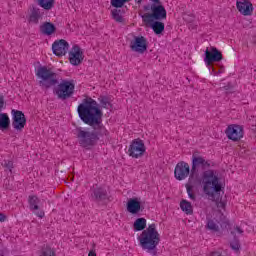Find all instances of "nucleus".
Returning a JSON list of instances; mask_svg holds the SVG:
<instances>
[{
  "instance_id": "1",
  "label": "nucleus",
  "mask_w": 256,
  "mask_h": 256,
  "mask_svg": "<svg viewBox=\"0 0 256 256\" xmlns=\"http://www.w3.org/2000/svg\"><path fill=\"white\" fill-rule=\"evenodd\" d=\"M77 111L81 121L94 130L89 132L81 127L76 128L78 143L84 149H91L99 141V135H107V129L103 126V111L93 98H85Z\"/></svg>"
},
{
  "instance_id": "2",
  "label": "nucleus",
  "mask_w": 256,
  "mask_h": 256,
  "mask_svg": "<svg viewBox=\"0 0 256 256\" xmlns=\"http://www.w3.org/2000/svg\"><path fill=\"white\" fill-rule=\"evenodd\" d=\"M36 75L41 79L39 85L42 89H51V87L58 85L57 88L54 89V93L57 94L58 99L65 101V99L73 97L75 93V83H73V80H62L59 84L57 73L53 72L51 68H47V66H40Z\"/></svg>"
},
{
  "instance_id": "3",
  "label": "nucleus",
  "mask_w": 256,
  "mask_h": 256,
  "mask_svg": "<svg viewBox=\"0 0 256 256\" xmlns=\"http://www.w3.org/2000/svg\"><path fill=\"white\" fill-rule=\"evenodd\" d=\"M140 247L150 253L152 256L157 255V245L161 242V235L157 231L155 224H150L140 236H138Z\"/></svg>"
},
{
  "instance_id": "4",
  "label": "nucleus",
  "mask_w": 256,
  "mask_h": 256,
  "mask_svg": "<svg viewBox=\"0 0 256 256\" xmlns=\"http://www.w3.org/2000/svg\"><path fill=\"white\" fill-rule=\"evenodd\" d=\"M174 177L177 181H185V179L189 177L185 187L187 189L188 197L193 199V170H191L189 163L185 161L178 162L174 168Z\"/></svg>"
},
{
  "instance_id": "5",
  "label": "nucleus",
  "mask_w": 256,
  "mask_h": 256,
  "mask_svg": "<svg viewBox=\"0 0 256 256\" xmlns=\"http://www.w3.org/2000/svg\"><path fill=\"white\" fill-rule=\"evenodd\" d=\"M221 183H219V178L210 172L208 177L204 179V193L208 196L210 201H215L216 203L221 201Z\"/></svg>"
},
{
  "instance_id": "6",
  "label": "nucleus",
  "mask_w": 256,
  "mask_h": 256,
  "mask_svg": "<svg viewBox=\"0 0 256 256\" xmlns=\"http://www.w3.org/2000/svg\"><path fill=\"white\" fill-rule=\"evenodd\" d=\"M143 9L144 11H151V13L141 15L143 23H152L153 21L167 19V10L161 2L145 5Z\"/></svg>"
},
{
  "instance_id": "7",
  "label": "nucleus",
  "mask_w": 256,
  "mask_h": 256,
  "mask_svg": "<svg viewBox=\"0 0 256 256\" xmlns=\"http://www.w3.org/2000/svg\"><path fill=\"white\" fill-rule=\"evenodd\" d=\"M145 151H147L145 142H143L141 138H137L131 142L128 149V155L129 157H133V159H139V157H143V155H145Z\"/></svg>"
},
{
  "instance_id": "8",
  "label": "nucleus",
  "mask_w": 256,
  "mask_h": 256,
  "mask_svg": "<svg viewBox=\"0 0 256 256\" xmlns=\"http://www.w3.org/2000/svg\"><path fill=\"white\" fill-rule=\"evenodd\" d=\"M223 60V54L216 47L207 48L205 51L204 63L207 67H213V63Z\"/></svg>"
},
{
  "instance_id": "9",
  "label": "nucleus",
  "mask_w": 256,
  "mask_h": 256,
  "mask_svg": "<svg viewBox=\"0 0 256 256\" xmlns=\"http://www.w3.org/2000/svg\"><path fill=\"white\" fill-rule=\"evenodd\" d=\"M11 114L13 128L16 131H23V129H25V125H27V118L25 117V113H23L21 110L13 109Z\"/></svg>"
},
{
  "instance_id": "10",
  "label": "nucleus",
  "mask_w": 256,
  "mask_h": 256,
  "mask_svg": "<svg viewBox=\"0 0 256 256\" xmlns=\"http://www.w3.org/2000/svg\"><path fill=\"white\" fill-rule=\"evenodd\" d=\"M225 134L231 141H241L243 139V127L237 124H231L225 130Z\"/></svg>"
},
{
  "instance_id": "11",
  "label": "nucleus",
  "mask_w": 256,
  "mask_h": 256,
  "mask_svg": "<svg viewBox=\"0 0 256 256\" xmlns=\"http://www.w3.org/2000/svg\"><path fill=\"white\" fill-rule=\"evenodd\" d=\"M147 47V38L144 36H135L134 40L130 43V49L135 53L143 54L145 51H147Z\"/></svg>"
},
{
  "instance_id": "12",
  "label": "nucleus",
  "mask_w": 256,
  "mask_h": 256,
  "mask_svg": "<svg viewBox=\"0 0 256 256\" xmlns=\"http://www.w3.org/2000/svg\"><path fill=\"white\" fill-rule=\"evenodd\" d=\"M83 59H85V55H83V50L79 45H74L72 50L69 52V62L71 65L77 67L83 63Z\"/></svg>"
},
{
  "instance_id": "13",
  "label": "nucleus",
  "mask_w": 256,
  "mask_h": 256,
  "mask_svg": "<svg viewBox=\"0 0 256 256\" xmlns=\"http://www.w3.org/2000/svg\"><path fill=\"white\" fill-rule=\"evenodd\" d=\"M5 107V98L0 95V131H9L11 119L7 113H1Z\"/></svg>"
},
{
  "instance_id": "14",
  "label": "nucleus",
  "mask_w": 256,
  "mask_h": 256,
  "mask_svg": "<svg viewBox=\"0 0 256 256\" xmlns=\"http://www.w3.org/2000/svg\"><path fill=\"white\" fill-rule=\"evenodd\" d=\"M52 51L57 57H63V55H67V51H69V43L64 39L56 40L52 44Z\"/></svg>"
},
{
  "instance_id": "15",
  "label": "nucleus",
  "mask_w": 256,
  "mask_h": 256,
  "mask_svg": "<svg viewBox=\"0 0 256 256\" xmlns=\"http://www.w3.org/2000/svg\"><path fill=\"white\" fill-rule=\"evenodd\" d=\"M126 209L131 215H139L145 207L141 205L139 198H130L126 204Z\"/></svg>"
},
{
  "instance_id": "16",
  "label": "nucleus",
  "mask_w": 256,
  "mask_h": 256,
  "mask_svg": "<svg viewBox=\"0 0 256 256\" xmlns=\"http://www.w3.org/2000/svg\"><path fill=\"white\" fill-rule=\"evenodd\" d=\"M236 7L241 15H253V4L249 0H237Z\"/></svg>"
},
{
  "instance_id": "17",
  "label": "nucleus",
  "mask_w": 256,
  "mask_h": 256,
  "mask_svg": "<svg viewBox=\"0 0 256 256\" xmlns=\"http://www.w3.org/2000/svg\"><path fill=\"white\" fill-rule=\"evenodd\" d=\"M28 203L30 205V209L32 211H35V215L39 217L40 219H43L45 217V212L43 210H39V203H41V200L39 197L32 195L28 197Z\"/></svg>"
},
{
  "instance_id": "18",
  "label": "nucleus",
  "mask_w": 256,
  "mask_h": 256,
  "mask_svg": "<svg viewBox=\"0 0 256 256\" xmlns=\"http://www.w3.org/2000/svg\"><path fill=\"white\" fill-rule=\"evenodd\" d=\"M146 27H151L156 35H161L165 31V23L161 20H152V22H144Z\"/></svg>"
},
{
  "instance_id": "19",
  "label": "nucleus",
  "mask_w": 256,
  "mask_h": 256,
  "mask_svg": "<svg viewBox=\"0 0 256 256\" xmlns=\"http://www.w3.org/2000/svg\"><path fill=\"white\" fill-rule=\"evenodd\" d=\"M56 31L57 27H55V24L51 22H44L42 25H40V33H42V35L51 36Z\"/></svg>"
},
{
  "instance_id": "20",
  "label": "nucleus",
  "mask_w": 256,
  "mask_h": 256,
  "mask_svg": "<svg viewBox=\"0 0 256 256\" xmlns=\"http://www.w3.org/2000/svg\"><path fill=\"white\" fill-rule=\"evenodd\" d=\"M92 199H94V201H105V199H107V190L95 188L93 190Z\"/></svg>"
},
{
  "instance_id": "21",
  "label": "nucleus",
  "mask_w": 256,
  "mask_h": 256,
  "mask_svg": "<svg viewBox=\"0 0 256 256\" xmlns=\"http://www.w3.org/2000/svg\"><path fill=\"white\" fill-rule=\"evenodd\" d=\"M41 19V10L39 8L33 7L31 9V14L29 17V22L34 23V25H37L39 23V20Z\"/></svg>"
},
{
  "instance_id": "22",
  "label": "nucleus",
  "mask_w": 256,
  "mask_h": 256,
  "mask_svg": "<svg viewBox=\"0 0 256 256\" xmlns=\"http://www.w3.org/2000/svg\"><path fill=\"white\" fill-rule=\"evenodd\" d=\"M180 209L185 213L186 215H193V205L191 202L182 199L180 201Z\"/></svg>"
},
{
  "instance_id": "23",
  "label": "nucleus",
  "mask_w": 256,
  "mask_h": 256,
  "mask_svg": "<svg viewBox=\"0 0 256 256\" xmlns=\"http://www.w3.org/2000/svg\"><path fill=\"white\" fill-rule=\"evenodd\" d=\"M134 231H145L147 228V220L145 218H137L133 224Z\"/></svg>"
},
{
  "instance_id": "24",
  "label": "nucleus",
  "mask_w": 256,
  "mask_h": 256,
  "mask_svg": "<svg viewBox=\"0 0 256 256\" xmlns=\"http://www.w3.org/2000/svg\"><path fill=\"white\" fill-rule=\"evenodd\" d=\"M100 107L103 109H112L113 105L111 104V101L109 100V97L107 96H100L98 98Z\"/></svg>"
},
{
  "instance_id": "25",
  "label": "nucleus",
  "mask_w": 256,
  "mask_h": 256,
  "mask_svg": "<svg viewBox=\"0 0 256 256\" xmlns=\"http://www.w3.org/2000/svg\"><path fill=\"white\" fill-rule=\"evenodd\" d=\"M38 3L40 7H42L46 11H49L50 9H53V5H55V0H38Z\"/></svg>"
},
{
  "instance_id": "26",
  "label": "nucleus",
  "mask_w": 256,
  "mask_h": 256,
  "mask_svg": "<svg viewBox=\"0 0 256 256\" xmlns=\"http://www.w3.org/2000/svg\"><path fill=\"white\" fill-rule=\"evenodd\" d=\"M112 18L116 23H125V19L121 15V9L115 8L112 10Z\"/></svg>"
},
{
  "instance_id": "27",
  "label": "nucleus",
  "mask_w": 256,
  "mask_h": 256,
  "mask_svg": "<svg viewBox=\"0 0 256 256\" xmlns=\"http://www.w3.org/2000/svg\"><path fill=\"white\" fill-rule=\"evenodd\" d=\"M55 250L49 245H44L40 251V256H55Z\"/></svg>"
},
{
  "instance_id": "28",
  "label": "nucleus",
  "mask_w": 256,
  "mask_h": 256,
  "mask_svg": "<svg viewBox=\"0 0 256 256\" xmlns=\"http://www.w3.org/2000/svg\"><path fill=\"white\" fill-rule=\"evenodd\" d=\"M131 0H111L112 7H115V9H121L125 3H129Z\"/></svg>"
},
{
  "instance_id": "29",
  "label": "nucleus",
  "mask_w": 256,
  "mask_h": 256,
  "mask_svg": "<svg viewBox=\"0 0 256 256\" xmlns=\"http://www.w3.org/2000/svg\"><path fill=\"white\" fill-rule=\"evenodd\" d=\"M201 165L202 167H205L207 165V162H205V159L202 157H194L193 158V170L195 171V166Z\"/></svg>"
},
{
  "instance_id": "30",
  "label": "nucleus",
  "mask_w": 256,
  "mask_h": 256,
  "mask_svg": "<svg viewBox=\"0 0 256 256\" xmlns=\"http://www.w3.org/2000/svg\"><path fill=\"white\" fill-rule=\"evenodd\" d=\"M207 228L210 229V231H213L214 233L219 232V225L215 223L213 220H209L207 223Z\"/></svg>"
},
{
  "instance_id": "31",
  "label": "nucleus",
  "mask_w": 256,
  "mask_h": 256,
  "mask_svg": "<svg viewBox=\"0 0 256 256\" xmlns=\"http://www.w3.org/2000/svg\"><path fill=\"white\" fill-rule=\"evenodd\" d=\"M2 167H4L5 169H8L11 173L13 171V161L4 160V162L2 163Z\"/></svg>"
},
{
  "instance_id": "32",
  "label": "nucleus",
  "mask_w": 256,
  "mask_h": 256,
  "mask_svg": "<svg viewBox=\"0 0 256 256\" xmlns=\"http://www.w3.org/2000/svg\"><path fill=\"white\" fill-rule=\"evenodd\" d=\"M230 247H231V249H233V251H239V249L241 247L239 245V240H234L233 242H231Z\"/></svg>"
},
{
  "instance_id": "33",
  "label": "nucleus",
  "mask_w": 256,
  "mask_h": 256,
  "mask_svg": "<svg viewBox=\"0 0 256 256\" xmlns=\"http://www.w3.org/2000/svg\"><path fill=\"white\" fill-rule=\"evenodd\" d=\"M183 19H184V21H186L187 23H193V17H191L189 14H184V15H183Z\"/></svg>"
},
{
  "instance_id": "34",
  "label": "nucleus",
  "mask_w": 256,
  "mask_h": 256,
  "mask_svg": "<svg viewBox=\"0 0 256 256\" xmlns=\"http://www.w3.org/2000/svg\"><path fill=\"white\" fill-rule=\"evenodd\" d=\"M220 226L223 228V229H229V220H225L223 221Z\"/></svg>"
},
{
  "instance_id": "35",
  "label": "nucleus",
  "mask_w": 256,
  "mask_h": 256,
  "mask_svg": "<svg viewBox=\"0 0 256 256\" xmlns=\"http://www.w3.org/2000/svg\"><path fill=\"white\" fill-rule=\"evenodd\" d=\"M7 221V216L3 213H0V223H5Z\"/></svg>"
},
{
  "instance_id": "36",
  "label": "nucleus",
  "mask_w": 256,
  "mask_h": 256,
  "mask_svg": "<svg viewBox=\"0 0 256 256\" xmlns=\"http://www.w3.org/2000/svg\"><path fill=\"white\" fill-rule=\"evenodd\" d=\"M235 230H236L237 233H239L240 235H243V229L239 228V226H236Z\"/></svg>"
},
{
  "instance_id": "37",
  "label": "nucleus",
  "mask_w": 256,
  "mask_h": 256,
  "mask_svg": "<svg viewBox=\"0 0 256 256\" xmlns=\"http://www.w3.org/2000/svg\"><path fill=\"white\" fill-rule=\"evenodd\" d=\"M88 256H97V253L95 251H90Z\"/></svg>"
},
{
  "instance_id": "38",
  "label": "nucleus",
  "mask_w": 256,
  "mask_h": 256,
  "mask_svg": "<svg viewBox=\"0 0 256 256\" xmlns=\"http://www.w3.org/2000/svg\"><path fill=\"white\" fill-rule=\"evenodd\" d=\"M143 0H136V3L141 4Z\"/></svg>"
},
{
  "instance_id": "39",
  "label": "nucleus",
  "mask_w": 256,
  "mask_h": 256,
  "mask_svg": "<svg viewBox=\"0 0 256 256\" xmlns=\"http://www.w3.org/2000/svg\"><path fill=\"white\" fill-rule=\"evenodd\" d=\"M231 235H235V232H234V231H232V232H231Z\"/></svg>"
}]
</instances>
